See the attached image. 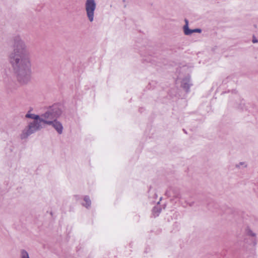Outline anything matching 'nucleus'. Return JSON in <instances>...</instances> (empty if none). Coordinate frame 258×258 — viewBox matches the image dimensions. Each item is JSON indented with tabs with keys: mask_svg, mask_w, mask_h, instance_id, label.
Instances as JSON below:
<instances>
[{
	"mask_svg": "<svg viewBox=\"0 0 258 258\" xmlns=\"http://www.w3.org/2000/svg\"><path fill=\"white\" fill-rule=\"evenodd\" d=\"M25 117L32 119L33 120L29 122L28 125L22 130L20 134L21 139H26L32 134L44 127L39 119V115L32 113L29 110L25 115Z\"/></svg>",
	"mask_w": 258,
	"mask_h": 258,
	"instance_id": "f03ea898",
	"label": "nucleus"
},
{
	"mask_svg": "<svg viewBox=\"0 0 258 258\" xmlns=\"http://www.w3.org/2000/svg\"><path fill=\"white\" fill-rule=\"evenodd\" d=\"M20 258H30L28 252L25 249L20 251Z\"/></svg>",
	"mask_w": 258,
	"mask_h": 258,
	"instance_id": "9d476101",
	"label": "nucleus"
},
{
	"mask_svg": "<svg viewBox=\"0 0 258 258\" xmlns=\"http://www.w3.org/2000/svg\"><path fill=\"white\" fill-rule=\"evenodd\" d=\"M97 8L96 0H86L84 3V9L88 20L92 23L95 20V11Z\"/></svg>",
	"mask_w": 258,
	"mask_h": 258,
	"instance_id": "7ed1b4c3",
	"label": "nucleus"
},
{
	"mask_svg": "<svg viewBox=\"0 0 258 258\" xmlns=\"http://www.w3.org/2000/svg\"><path fill=\"white\" fill-rule=\"evenodd\" d=\"M193 84L190 75L185 76L181 82V88L187 93L190 91V88L192 86Z\"/></svg>",
	"mask_w": 258,
	"mask_h": 258,
	"instance_id": "423d86ee",
	"label": "nucleus"
},
{
	"mask_svg": "<svg viewBox=\"0 0 258 258\" xmlns=\"http://www.w3.org/2000/svg\"><path fill=\"white\" fill-rule=\"evenodd\" d=\"M185 22V25L183 27V30L184 34L185 35H190L192 33V29H190L188 27V21L187 20L185 19L184 20Z\"/></svg>",
	"mask_w": 258,
	"mask_h": 258,
	"instance_id": "1a4fd4ad",
	"label": "nucleus"
},
{
	"mask_svg": "<svg viewBox=\"0 0 258 258\" xmlns=\"http://www.w3.org/2000/svg\"><path fill=\"white\" fill-rule=\"evenodd\" d=\"M247 164L246 162H240L236 165V167L238 168H246Z\"/></svg>",
	"mask_w": 258,
	"mask_h": 258,
	"instance_id": "9b49d317",
	"label": "nucleus"
},
{
	"mask_svg": "<svg viewBox=\"0 0 258 258\" xmlns=\"http://www.w3.org/2000/svg\"><path fill=\"white\" fill-rule=\"evenodd\" d=\"M158 209V208H157V207L155 208L154 209V211H155L156 209Z\"/></svg>",
	"mask_w": 258,
	"mask_h": 258,
	"instance_id": "4468645a",
	"label": "nucleus"
},
{
	"mask_svg": "<svg viewBox=\"0 0 258 258\" xmlns=\"http://www.w3.org/2000/svg\"><path fill=\"white\" fill-rule=\"evenodd\" d=\"M245 233L246 236L249 237L245 239V243L251 246H255L257 244L256 233L249 227L245 229Z\"/></svg>",
	"mask_w": 258,
	"mask_h": 258,
	"instance_id": "20e7f679",
	"label": "nucleus"
},
{
	"mask_svg": "<svg viewBox=\"0 0 258 258\" xmlns=\"http://www.w3.org/2000/svg\"><path fill=\"white\" fill-rule=\"evenodd\" d=\"M253 43H256V42H257V41L256 40H253Z\"/></svg>",
	"mask_w": 258,
	"mask_h": 258,
	"instance_id": "ddd939ff",
	"label": "nucleus"
},
{
	"mask_svg": "<svg viewBox=\"0 0 258 258\" xmlns=\"http://www.w3.org/2000/svg\"><path fill=\"white\" fill-rule=\"evenodd\" d=\"M9 61L12 71L17 81L26 84L31 80L32 61L26 43L20 37L14 40L13 51L9 55Z\"/></svg>",
	"mask_w": 258,
	"mask_h": 258,
	"instance_id": "f257e3e1",
	"label": "nucleus"
},
{
	"mask_svg": "<svg viewBox=\"0 0 258 258\" xmlns=\"http://www.w3.org/2000/svg\"><path fill=\"white\" fill-rule=\"evenodd\" d=\"M58 134H61L63 132V125L62 123L55 118L52 123L50 124Z\"/></svg>",
	"mask_w": 258,
	"mask_h": 258,
	"instance_id": "0eeeda50",
	"label": "nucleus"
},
{
	"mask_svg": "<svg viewBox=\"0 0 258 258\" xmlns=\"http://www.w3.org/2000/svg\"><path fill=\"white\" fill-rule=\"evenodd\" d=\"M82 205L87 209L90 208L91 205V201L90 198L88 196H85L83 197V201Z\"/></svg>",
	"mask_w": 258,
	"mask_h": 258,
	"instance_id": "6e6552de",
	"label": "nucleus"
},
{
	"mask_svg": "<svg viewBox=\"0 0 258 258\" xmlns=\"http://www.w3.org/2000/svg\"><path fill=\"white\" fill-rule=\"evenodd\" d=\"M56 117V115L51 111H47L39 115V119L44 127L45 126V125H50Z\"/></svg>",
	"mask_w": 258,
	"mask_h": 258,
	"instance_id": "39448f33",
	"label": "nucleus"
},
{
	"mask_svg": "<svg viewBox=\"0 0 258 258\" xmlns=\"http://www.w3.org/2000/svg\"><path fill=\"white\" fill-rule=\"evenodd\" d=\"M193 33H200L202 32V30L201 29H195L192 30Z\"/></svg>",
	"mask_w": 258,
	"mask_h": 258,
	"instance_id": "f8f14e48",
	"label": "nucleus"
}]
</instances>
